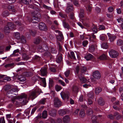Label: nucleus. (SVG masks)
<instances>
[{"mask_svg":"<svg viewBox=\"0 0 123 123\" xmlns=\"http://www.w3.org/2000/svg\"><path fill=\"white\" fill-rule=\"evenodd\" d=\"M30 0H20V2L21 4H29Z\"/></svg>","mask_w":123,"mask_h":123,"instance_id":"nucleus-40","label":"nucleus"},{"mask_svg":"<svg viewBox=\"0 0 123 123\" xmlns=\"http://www.w3.org/2000/svg\"><path fill=\"white\" fill-rule=\"evenodd\" d=\"M43 7L44 8L47 10H51V8L50 7L44 4L43 5Z\"/></svg>","mask_w":123,"mask_h":123,"instance_id":"nucleus-58","label":"nucleus"},{"mask_svg":"<svg viewBox=\"0 0 123 123\" xmlns=\"http://www.w3.org/2000/svg\"><path fill=\"white\" fill-rule=\"evenodd\" d=\"M50 51L52 53L55 54L56 53L57 51L54 48H51Z\"/></svg>","mask_w":123,"mask_h":123,"instance_id":"nucleus-59","label":"nucleus"},{"mask_svg":"<svg viewBox=\"0 0 123 123\" xmlns=\"http://www.w3.org/2000/svg\"><path fill=\"white\" fill-rule=\"evenodd\" d=\"M29 31L30 33L32 36H34L35 35L36 33L35 31L34 30H29Z\"/></svg>","mask_w":123,"mask_h":123,"instance_id":"nucleus-57","label":"nucleus"},{"mask_svg":"<svg viewBox=\"0 0 123 123\" xmlns=\"http://www.w3.org/2000/svg\"><path fill=\"white\" fill-rule=\"evenodd\" d=\"M100 40L104 41L106 40L107 39V37L106 35L101 34L100 36Z\"/></svg>","mask_w":123,"mask_h":123,"instance_id":"nucleus-30","label":"nucleus"},{"mask_svg":"<svg viewBox=\"0 0 123 123\" xmlns=\"http://www.w3.org/2000/svg\"><path fill=\"white\" fill-rule=\"evenodd\" d=\"M49 113L51 116L54 117L56 115V111L54 109L50 110L49 111Z\"/></svg>","mask_w":123,"mask_h":123,"instance_id":"nucleus-20","label":"nucleus"},{"mask_svg":"<svg viewBox=\"0 0 123 123\" xmlns=\"http://www.w3.org/2000/svg\"><path fill=\"white\" fill-rule=\"evenodd\" d=\"M7 8L9 11L10 13L11 14H14L16 12V10L14 6L12 4L8 5L7 6Z\"/></svg>","mask_w":123,"mask_h":123,"instance_id":"nucleus-16","label":"nucleus"},{"mask_svg":"<svg viewBox=\"0 0 123 123\" xmlns=\"http://www.w3.org/2000/svg\"><path fill=\"white\" fill-rule=\"evenodd\" d=\"M108 10L109 12H111L113 11L114 10V9L113 7L112 6H110L108 8Z\"/></svg>","mask_w":123,"mask_h":123,"instance_id":"nucleus-64","label":"nucleus"},{"mask_svg":"<svg viewBox=\"0 0 123 123\" xmlns=\"http://www.w3.org/2000/svg\"><path fill=\"white\" fill-rule=\"evenodd\" d=\"M59 17H61L65 18V19L66 20V18L68 17L67 15L62 12H60L59 13Z\"/></svg>","mask_w":123,"mask_h":123,"instance_id":"nucleus-34","label":"nucleus"},{"mask_svg":"<svg viewBox=\"0 0 123 123\" xmlns=\"http://www.w3.org/2000/svg\"><path fill=\"white\" fill-rule=\"evenodd\" d=\"M38 91L37 90H34L29 91L28 93V95L29 98L32 99V100L37 97L38 95L37 94Z\"/></svg>","mask_w":123,"mask_h":123,"instance_id":"nucleus-7","label":"nucleus"},{"mask_svg":"<svg viewBox=\"0 0 123 123\" xmlns=\"http://www.w3.org/2000/svg\"><path fill=\"white\" fill-rule=\"evenodd\" d=\"M100 60L103 61L104 64L105 65H108L109 64L110 61L109 58L105 54H103L99 57Z\"/></svg>","mask_w":123,"mask_h":123,"instance_id":"nucleus-6","label":"nucleus"},{"mask_svg":"<svg viewBox=\"0 0 123 123\" xmlns=\"http://www.w3.org/2000/svg\"><path fill=\"white\" fill-rule=\"evenodd\" d=\"M88 43V42L87 41H84L82 43V45L84 47H86Z\"/></svg>","mask_w":123,"mask_h":123,"instance_id":"nucleus-56","label":"nucleus"},{"mask_svg":"<svg viewBox=\"0 0 123 123\" xmlns=\"http://www.w3.org/2000/svg\"><path fill=\"white\" fill-rule=\"evenodd\" d=\"M56 33H58L57 34L55 35V37L58 41L62 42L63 41L64 37L62 32L58 30L55 31Z\"/></svg>","mask_w":123,"mask_h":123,"instance_id":"nucleus-8","label":"nucleus"},{"mask_svg":"<svg viewBox=\"0 0 123 123\" xmlns=\"http://www.w3.org/2000/svg\"><path fill=\"white\" fill-rule=\"evenodd\" d=\"M16 89L13 88L8 91H6L4 93L5 96H6L9 98H12L14 96V95H16L14 93L17 91Z\"/></svg>","mask_w":123,"mask_h":123,"instance_id":"nucleus-5","label":"nucleus"},{"mask_svg":"<svg viewBox=\"0 0 123 123\" xmlns=\"http://www.w3.org/2000/svg\"><path fill=\"white\" fill-rule=\"evenodd\" d=\"M87 103L88 104V105L89 106V105L91 106L92 105L93 102L91 99L88 98V99Z\"/></svg>","mask_w":123,"mask_h":123,"instance_id":"nucleus-61","label":"nucleus"},{"mask_svg":"<svg viewBox=\"0 0 123 123\" xmlns=\"http://www.w3.org/2000/svg\"><path fill=\"white\" fill-rule=\"evenodd\" d=\"M41 72L42 75L43 76L46 75L47 71L46 69L45 68L42 69L41 71Z\"/></svg>","mask_w":123,"mask_h":123,"instance_id":"nucleus-41","label":"nucleus"},{"mask_svg":"<svg viewBox=\"0 0 123 123\" xmlns=\"http://www.w3.org/2000/svg\"><path fill=\"white\" fill-rule=\"evenodd\" d=\"M101 46L103 48L105 49H107L108 47L107 43H103L102 44Z\"/></svg>","mask_w":123,"mask_h":123,"instance_id":"nucleus-49","label":"nucleus"},{"mask_svg":"<svg viewBox=\"0 0 123 123\" xmlns=\"http://www.w3.org/2000/svg\"><path fill=\"white\" fill-rule=\"evenodd\" d=\"M79 16L80 18H83L84 17V11L83 9H80Z\"/></svg>","mask_w":123,"mask_h":123,"instance_id":"nucleus-43","label":"nucleus"},{"mask_svg":"<svg viewBox=\"0 0 123 123\" xmlns=\"http://www.w3.org/2000/svg\"><path fill=\"white\" fill-rule=\"evenodd\" d=\"M21 42L23 43H26V39L25 37L24 36H22L20 39Z\"/></svg>","mask_w":123,"mask_h":123,"instance_id":"nucleus-46","label":"nucleus"},{"mask_svg":"<svg viewBox=\"0 0 123 123\" xmlns=\"http://www.w3.org/2000/svg\"><path fill=\"white\" fill-rule=\"evenodd\" d=\"M54 101V105L56 107H59L61 106V102L60 100L58 98H55Z\"/></svg>","mask_w":123,"mask_h":123,"instance_id":"nucleus-17","label":"nucleus"},{"mask_svg":"<svg viewBox=\"0 0 123 123\" xmlns=\"http://www.w3.org/2000/svg\"><path fill=\"white\" fill-rule=\"evenodd\" d=\"M88 97L93 99L94 98V96L93 92H91L88 93L87 95Z\"/></svg>","mask_w":123,"mask_h":123,"instance_id":"nucleus-48","label":"nucleus"},{"mask_svg":"<svg viewBox=\"0 0 123 123\" xmlns=\"http://www.w3.org/2000/svg\"><path fill=\"white\" fill-rule=\"evenodd\" d=\"M19 49H18L16 50H15L13 52V53L11 55V57L13 56H18L19 55L18 54H16V53H19Z\"/></svg>","mask_w":123,"mask_h":123,"instance_id":"nucleus-27","label":"nucleus"},{"mask_svg":"<svg viewBox=\"0 0 123 123\" xmlns=\"http://www.w3.org/2000/svg\"><path fill=\"white\" fill-rule=\"evenodd\" d=\"M73 5L69 4H68L67 6L66 9V12L69 13L70 12H73Z\"/></svg>","mask_w":123,"mask_h":123,"instance_id":"nucleus-19","label":"nucleus"},{"mask_svg":"<svg viewBox=\"0 0 123 123\" xmlns=\"http://www.w3.org/2000/svg\"><path fill=\"white\" fill-rule=\"evenodd\" d=\"M16 29V26L12 23H8L7 25L4 28V31L5 33H8L11 30H15Z\"/></svg>","mask_w":123,"mask_h":123,"instance_id":"nucleus-3","label":"nucleus"},{"mask_svg":"<svg viewBox=\"0 0 123 123\" xmlns=\"http://www.w3.org/2000/svg\"><path fill=\"white\" fill-rule=\"evenodd\" d=\"M9 13L7 11H5L3 13V15L4 17H6L8 16Z\"/></svg>","mask_w":123,"mask_h":123,"instance_id":"nucleus-63","label":"nucleus"},{"mask_svg":"<svg viewBox=\"0 0 123 123\" xmlns=\"http://www.w3.org/2000/svg\"><path fill=\"white\" fill-rule=\"evenodd\" d=\"M13 78L14 79H16L17 78L18 80L20 82H24L26 80V78L25 77L20 74H17L16 75H14Z\"/></svg>","mask_w":123,"mask_h":123,"instance_id":"nucleus-12","label":"nucleus"},{"mask_svg":"<svg viewBox=\"0 0 123 123\" xmlns=\"http://www.w3.org/2000/svg\"><path fill=\"white\" fill-rule=\"evenodd\" d=\"M62 55L61 54L57 58L56 61L58 63H60V62L62 60L63 58L62 56Z\"/></svg>","mask_w":123,"mask_h":123,"instance_id":"nucleus-36","label":"nucleus"},{"mask_svg":"<svg viewBox=\"0 0 123 123\" xmlns=\"http://www.w3.org/2000/svg\"><path fill=\"white\" fill-rule=\"evenodd\" d=\"M102 90L101 88L100 87H98L96 88L95 92L96 94L98 95L101 92Z\"/></svg>","mask_w":123,"mask_h":123,"instance_id":"nucleus-35","label":"nucleus"},{"mask_svg":"<svg viewBox=\"0 0 123 123\" xmlns=\"http://www.w3.org/2000/svg\"><path fill=\"white\" fill-rule=\"evenodd\" d=\"M92 30L93 32L94 33H96L97 32V27L95 26H94L92 28Z\"/></svg>","mask_w":123,"mask_h":123,"instance_id":"nucleus-62","label":"nucleus"},{"mask_svg":"<svg viewBox=\"0 0 123 123\" xmlns=\"http://www.w3.org/2000/svg\"><path fill=\"white\" fill-rule=\"evenodd\" d=\"M77 76L78 78L81 81H82L83 83H85L87 80V79L84 77V75H81L79 76Z\"/></svg>","mask_w":123,"mask_h":123,"instance_id":"nucleus-23","label":"nucleus"},{"mask_svg":"<svg viewBox=\"0 0 123 123\" xmlns=\"http://www.w3.org/2000/svg\"><path fill=\"white\" fill-rule=\"evenodd\" d=\"M39 28L41 31H46L47 30V28L46 25L43 22H40L39 23Z\"/></svg>","mask_w":123,"mask_h":123,"instance_id":"nucleus-15","label":"nucleus"},{"mask_svg":"<svg viewBox=\"0 0 123 123\" xmlns=\"http://www.w3.org/2000/svg\"><path fill=\"white\" fill-rule=\"evenodd\" d=\"M117 45L119 46H121L123 44V41L121 39H119L117 41Z\"/></svg>","mask_w":123,"mask_h":123,"instance_id":"nucleus-47","label":"nucleus"},{"mask_svg":"<svg viewBox=\"0 0 123 123\" xmlns=\"http://www.w3.org/2000/svg\"><path fill=\"white\" fill-rule=\"evenodd\" d=\"M37 108L36 107H34L31 110V115L30 116H29L28 117V118L29 119L30 117L32 115H33L34 113L36 111L37 109Z\"/></svg>","mask_w":123,"mask_h":123,"instance_id":"nucleus-54","label":"nucleus"},{"mask_svg":"<svg viewBox=\"0 0 123 123\" xmlns=\"http://www.w3.org/2000/svg\"><path fill=\"white\" fill-rule=\"evenodd\" d=\"M92 76L94 78L98 80L101 77L100 73L98 70L96 71L93 72Z\"/></svg>","mask_w":123,"mask_h":123,"instance_id":"nucleus-14","label":"nucleus"},{"mask_svg":"<svg viewBox=\"0 0 123 123\" xmlns=\"http://www.w3.org/2000/svg\"><path fill=\"white\" fill-rule=\"evenodd\" d=\"M23 59L25 60H27L29 59L30 57L26 54H24L23 56Z\"/></svg>","mask_w":123,"mask_h":123,"instance_id":"nucleus-52","label":"nucleus"},{"mask_svg":"<svg viewBox=\"0 0 123 123\" xmlns=\"http://www.w3.org/2000/svg\"><path fill=\"white\" fill-rule=\"evenodd\" d=\"M107 34L109 40L111 43L113 42L117 38L116 36L110 33H108Z\"/></svg>","mask_w":123,"mask_h":123,"instance_id":"nucleus-13","label":"nucleus"},{"mask_svg":"<svg viewBox=\"0 0 123 123\" xmlns=\"http://www.w3.org/2000/svg\"><path fill=\"white\" fill-rule=\"evenodd\" d=\"M41 115V116L40 117V118L42 116V117L44 119L46 118L47 116V111L44 110L43 111L42 113V115L41 114H40Z\"/></svg>","mask_w":123,"mask_h":123,"instance_id":"nucleus-26","label":"nucleus"},{"mask_svg":"<svg viewBox=\"0 0 123 123\" xmlns=\"http://www.w3.org/2000/svg\"><path fill=\"white\" fill-rule=\"evenodd\" d=\"M62 89V87L58 85H57L55 87V89L56 90L57 92L59 91Z\"/></svg>","mask_w":123,"mask_h":123,"instance_id":"nucleus-51","label":"nucleus"},{"mask_svg":"<svg viewBox=\"0 0 123 123\" xmlns=\"http://www.w3.org/2000/svg\"><path fill=\"white\" fill-rule=\"evenodd\" d=\"M31 15L32 16V22L34 23H37L40 20L41 15L38 12L35 11L32 12Z\"/></svg>","mask_w":123,"mask_h":123,"instance_id":"nucleus-4","label":"nucleus"},{"mask_svg":"<svg viewBox=\"0 0 123 123\" xmlns=\"http://www.w3.org/2000/svg\"><path fill=\"white\" fill-rule=\"evenodd\" d=\"M41 80H42V83L43 84V87H45L46 86V79L45 78H41Z\"/></svg>","mask_w":123,"mask_h":123,"instance_id":"nucleus-50","label":"nucleus"},{"mask_svg":"<svg viewBox=\"0 0 123 123\" xmlns=\"http://www.w3.org/2000/svg\"><path fill=\"white\" fill-rule=\"evenodd\" d=\"M98 117L94 115H93L91 117V120L93 123H97V120Z\"/></svg>","mask_w":123,"mask_h":123,"instance_id":"nucleus-28","label":"nucleus"},{"mask_svg":"<svg viewBox=\"0 0 123 123\" xmlns=\"http://www.w3.org/2000/svg\"><path fill=\"white\" fill-rule=\"evenodd\" d=\"M95 48L94 46L93 45H92L89 47V51L93 54V52L95 51Z\"/></svg>","mask_w":123,"mask_h":123,"instance_id":"nucleus-31","label":"nucleus"},{"mask_svg":"<svg viewBox=\"0 0 123 123\" xmlns=\"http://www.w3.org/2000/svg\"><path fill=\"white\" fill-rule=\"evenodd\" d=\"M105 26L103 25H99L98 29L99 30H105Z\"/></svg>","mask_w":123,"mask_h":123,"instance_id":"nucleus-53","label":"nucleus"},{"mask_svg":"<svg viewBox=\"0 0 123 123\" xmlns=\"http://www.w3.org/2000/svg\"><path fill=\"white\" fill-rule=\"evenodd\" d=\"M27 96L26 94H22L21 95L18 97V100H13L12 101L14 105L16 106L18 105L20 103L23 105H25L28 102Z\"/></svg>","mask_w":123,"mask_h":123,"instance_id":"nucleus-1","label":"nucleus"},{"mask_svg":"<svg viewBox=\"0 0 123 123\" xmlns=\"http://www.w3.org/2000/svg\"><path fill=\"white\" fill-rule=\"evenodd\" d=\"M93 57V55L90 54H88L84 56V57L87 61H89L92 59Z\"/></svg>","mask_w":123,"mask_h":123,"instance_id":"nucleus-24","label":"nucleus"},{"mask_svg":"<svg viewBox=\"0 0 123 123\" xmlns=\"http://www.w3.org/2000/svg\"><path fill=\"white\" fill-rule=\"evenodd\" d=\"M33 59L35 60H39L40 59V57L37 55H35L33 58Z\"/></svg>","mask_w":123,"mask_h":123,"instance_id":"nucleus-60","label":"nucleus"},{"mask_svg":"<svg viewBox=\"0 0 123 123\" xmlns=\"http://www.w3.org/2000/svg\"><path fill=\"white\" fill-rule=\"evenodd\" d=\"M63 120L64 123H68L70 122V118L69 115H66L63 117Z\"/></svg>","mask_w":123,"mask_h":123,"instance_id":"nucleus-21","label":"nucleus"},{"mask_svg":"<svg viewBox=\"0 0 123 123\" xmlns=\"http://www.w3.org/2000/svg\"><path fill=\"white\" fill-rule=\"evenodd\" d=\"M14 37L17 39L19 40L20 39V34L18 32L15 33L14 35Z\"/></svg>","mask_w":123,"mask_h":123,"instance_id":"nucleus-38","label":"nucleus"},{"mask_svg":"<svg viewBox=\"0 0 123 123\" xmlns=\"http://www.w3.org/2000/svg\"><path fill=\"white\" fill-rule=\"evenodd\" d=\"M83 107L86 109L88 108L86 111L87 114L88 115L90 116L93 113V111L90 108H88L87 106L85 105H83Z\"/></svg>","mask_w":123,"mask_h":123,"instance_id":"nucleus-18","label":"nucleus"},{"mask_svg":"<svg viewBox=\"0 0 123 123\" xmlns=\"http://www.w3.org/2000/svg\"><path fill=\"white\" fill-rule=\"evenodd\" d=\"M79 115L80 116L82 117H83L85 116V114L83 110L82 109L80 110Z\"/></svg>","mask_w":123,"mask_h":123,"instance_id":"nucleus-44","label":"nucleus"},{"mask_svg":"<svg viewBox=\"0 0 123 123\" xmlns=\"http://www.w3.org/2000/svg\"><path fill=\"white\" fill-rule=\"evenodd\" d=\"M54 82L53 80L51 79H49V87L51 88L54 85Z\"/></svg>","mask_w":123,"mask_h":123,"instance_id":"nucleus-39","label":"nucleus"},{"mask_svg":"<svg viewBox=\"0 0 123 123\" xmlns=\"http://www.w3.org/2000/svg\"><path fill=\"white\" fill-rule=\"evenodd\" d=\"M73 91L75 94H77L79 92V88L77 86H74L73 87Z\"/></svg>","mask_w":123,"mask_h":123,"instance_id":"nucleus-32","label":"nucleus"},{"mask_svg":"<svg viewBox=\"0 0 123 123\" xmlns=\"http://www.w3.org/2000/svg\"><path fill=\"white\" fill-rule=\"evenodd\" d=\"M63 25L64 27L68 29L70 28V26L68 23L66 21V19L63 20L62 21Z\"/></svg>","mask_w":123,"mask_h":123,"instance_id":"nucleus-25","label":"nucleus"},{"mask_svg":"<svg viewBox=\"0 0 123 123\" xmlns=\"http://www.w3.org/2000/svg\"><path fill=\"white\" fill-rule=\"evenodd\" d=\"M70 18L72 20H73L74 18V13L73 12H70V15H69Z\"/></svg>","mask_w":123,"mask_h":123,"instance_id":"nucleus-55","label":"nucleus"},{"mask_svg":"<svg viewBox=\"0 0 123 123\" xmlns=\"http://www.w3.org/2000/svg\"><path fill=\"white\" fill-rule=\"evenodd\" d=\"M60 94L63 100H65L66 98L68 99L69 98V94L68 92H61Z\"/></svg>","mask_w":123,"mask_h":123,"instance_id":"nucleus-10","label":"nucleus"},{"mask_svg":"<svg viewBox=\"0 0 123 123\" xmlns=\"http://www.w3.org/2000/svg\"><path fill=\"white\" fill-rule=\"evenodd\" d=\"M37 50L39 52H43L44 51H47L48 50L47 46L45 45H39L37 47Z\"/></svg>","mask_w":123,"mask_h":123,"instance_id":"nucleus-9","label":"nucleus"},{"mask_svg":"<svg viewBox=\"0 0 123 123\" xmlns=\"http://www.w3.org/2000/svg\"><path fill=\"white\" fill-rule=\"evenodd\" d=\"M14 64L13 63H10L5 65V67L6 68L7 67H10L11 68H12L14 66Z\"/></svg>","mask_w":123,"mask_h":123,"instance_id":"nucleus-42","label":"nucleus"},{"mask_svg":"<svg viewBox=\"0 0 123 123\" xmlns=\"http://www.w3.org/2000/svg\"><path fill=\"white\" fill-rule=\"evenodd\" d=\"M110 56L112 58H116L118 55V53L116 51L112 49L109 52Z\"/></svg>","mask_w":123,"mask_h":123,"instance_id":"nucleus-11","label":"nucleus"},{"mask_svg":"<svg viewBox=\"0 0 123 123\" xmlns=\"http://www.w3.org/2000/svg\"><path fill=\"white\" fill-rule=\"evenodd\" d=\"M68 57L69 59H73L75 61L76 60L75 55L73 51H71L70 52V55L69 54H68Z\"/></svg>","mask_w":123,"mask_h":123,"instance_id":"nucleus-22","label":"nucleus"},{"mask_svg":"<svg viewBox=\"0 0 123 123\" xmlns=\"http://www.w3.org/2000/svg\"><path fill=\"white\" fill-rule=\"evenodd\" d=\"M98 104L101 105H103L105 104L104 101L102 98H100L98 99Z\"/></svg>","mask_w":123,"mask_h":123,"instance_id":"nucleus-29","label":"nucleus"},{"mask_svg":"<svg viewBox=\"0 0 123 123\" xmlns=\"http://www.w3.org/2000/svg\"><path fill=\"white\" fill-rule=\"evenodd\" d=\"M41 38L40 37L37 38L34 40V43L36 44L39 43L41 41Z\"/></svg>","mask_w":123,"mask_h":123,"instance_id":"nucleus-37","label":"nucleus"},{"mask_svg":"<svg viewBox=\"0 0 123 123\" xmlns=\"http://www.w3.org/2000/svg\"><path fill=\"white\" fill-rule=\"evenodd\" d=\"M58 113L60 115L63 116L66 113V112L64 110L61 109L59 110Z\"/></svg>","mask_w":123,"mask_h":123,"instance_id":"nucleus-33","label":"nucleus"},{"mask_svg":"<svg viewBox=\"0 0 123 123\" xmlns=\"http://www.w3.org/2000/svg\"><path fill=\"white\" fill-rule=\"evenodd\" d=\"M23 75L25 77H28L31 75V73L30 72H25L23 73Z\"/></svg>","mask_w":123,"mask_h":123,"instance_id":"nucleus-45","label":"nucleus"},{"mask_svg":"<svg viewBox=\"0 0 123 123\" xmlns=\"http://www.w3.org/2000/svg\"><path fill=\"white\" fill-rule=\"evenodd\" d=\"M86 70L87 68L86 67L83 66L80 68L79 66H77L74 70L76 76H79L81 74L83 75L84 74H85Z\"/></svg>","mask_w":123,"mask_h":123,"instance_id":"nucleus-2","label":"nucleus"}]
</instances>
